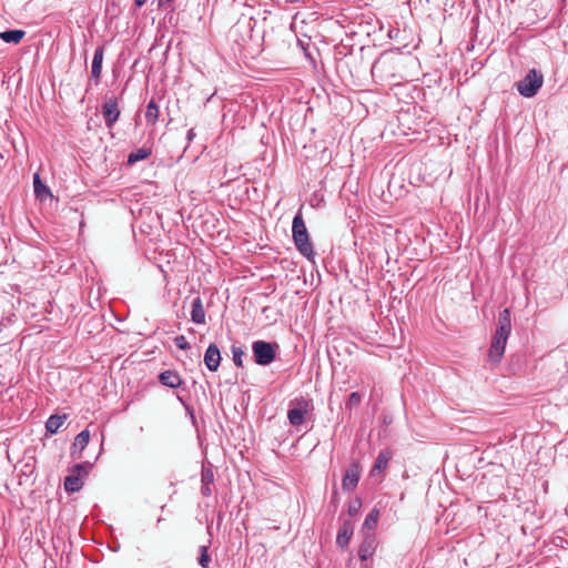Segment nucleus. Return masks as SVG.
I'll return each mask as SVG.
<instances>
[{"label":"nucleus","instance_id":"1","mask_svg":"<svg viewBox=\"0 0 568 568\" xmlns=\"http://www.w3.org/2000/svg\"><path fill=\"white\" fill-rule=\"evenodd\" d=\"M292 237L300 254L308 261H314V247L301 212L293 217Z\"/></svg>","mask_w":568,"mask_h":568},{"label":"nucleus","instance_id":"2","mask_svg":"<svg viewBox=\"0 0 568 568\" xmlns=\"http://www.w3.org/2000/svg\"><path fill=\"white\" fill-rule=\"evenodd\" d=\"M544 83V75L536 69H531L528 73L516 83L517 91L525 98H532L537 94Z\"/></svg>","mask_w":568,"mask_h":568},{"label":"nucleus","instance_id":"3","mask_svg":"<svg viewBox=\"0 0 568 568\" xmlns=\"http://www.w3.org/2000/svg\"><path fill=\"white\" fill-rule=\"evenodd\" d=\"M278 345L276 343H270L265 341H254L252 343V352L254 361L257 365L267 366L276 356Z\"/></svg>","mask_w":568,"mask_h":568},{"label":"nucleus","instance_id":"4","mask_svg":"<svg viewBox=\"0 0 568 568\" xmlns=\"http://www.w3.org/2000/svg\"><path fill=\"white\" fill-rule=\"evenodd\" d=\"M393 59L387 53H382L373 63L371 73L372 77L379 81H387L394 78Z\"/></svg>","mask_w":568,"mask_h":568},{"label":"nucleus","instance_id":"5","mask_svg":"<svg viewBox=\"0 0 568 568\" xmlns=\"http://www.w3.org/2000/svg\"><path fill=\"white\" fill-rule=\"evenodd\" d=\"M308 410V402L303 397L296 398L291 403V407L287 412V418L291 425L300 426L305 420V414Z\"/></svg>","mask_w":568,"mask_h":568},{"label":"nucleus","instance_id":"6","mask_svg":"<svg viewBox=\"0 0 568 568\" xmlns=\"http://www.w3.org/2000/svg\"><path fill=\"white\" fill-rule=\"evenodd\" d=\"M102 116L106 128L112 129L120 118V109L116 98H109L102 105Z\"/></svg>","mask_w":568,"mask_h":568},{"label":"nucleus","instance_id":"7","mask_svg":"<svg viewBox=\"0 0 568 568\" xmlns=\"http://www.w3.org/2000/svg\"><path fill=\"white\" fill-rule=\"evenodd\" d=\"M361 478V466L358 463H353L345 471L342 479L343 490L352 493L358 485Z\"/></svg>","mask_w":568,"mask_h":568},{"label":"nucleus","instance_id":"8","mask_svg":"<svg viewBox=\"0 0 568 568\" xmlns=\"http://www.w3.org/2000/svg\"><path fill=\"white\" fill-rule=\"evenodd\" d=\"M377 547L376 536L373 532H365L358 549V557L362 561L372 558Z\"/></svg>","mask_w":568,"mask_h":568},{"label":"nucleus","instance_id":"9","mask_svg":"<svg viewBox=\"0 0 568 568\" xmlns=\"http://www.w3.org/2000/svg\"><path fill=\"white\" fill-rule=\"evenodd\" d=\"M221 352L216 344L212 343L207 346L204 354V364L211 372H216L221 363Z\"/></svg>","mask_w":568,"mask_h":568},{"label":"nucleus","instance_id":"10","mask_svg":"<svg viewBox=\"0 0 568 568\" xmlns=\"http://www.w3.org/2000/svg\"><path fill=\"white\" fill-rule=\"evenodd\" d=\"M90 440V432L84 429L80 432L72 444L71 448V457L73 459H80L82 457V452L85 449Z\"/></svg>","mask_w":568,"mask_h":568},{"label":"nucleus","instance_id":"11","mask_svg":"<svg viewBox=\"0 0 568 568\" xmlns=\"http://www.w3.org/2000/svg\"><path fill=\"white\" fill-rule=\"evenodd\" d=\"M511 332V318L510 312L508 308L503 310L498 315L497 328L495 334L499 337H505L508 339V336Z\"/></svg>","mask_w":568,"mask_h":568},{"label":"nucleus","instance_id":"12","mask_svg":"<svg viewBox=\"0 0 568 568\" xmlns=\"http://www.w3.org/2000/svg\"><path fill=\"white\" fill-rule=\"evenodd\" d=\"M507 338L494 334L488 356L491 362L499 363L506 347Z\"/></svg>","mask_w":568,"mask_h":568},{"label":"nucleus","instance_id":"13","mask_svg":"<svg viewBox=\"0 0 568 568\" xmlns=\"http://www.w3.org/2000/svg\"><path fill=\"white\" fill-rule=\"evenodd\" d=\"M159 382L169 388H178L182 385L183 381L179 373L173 369H166L160 373Z\"/></svg>","mask_w":568,"mask_h":568},{"label":"nucleus","instance_id":"14","mask_svg":"<svg viewBox=\"0 0 568 568\" xmlns=\"http://www.w3.org/2000/svg\"><path fill=\"white\" fill-rule=\"evenodd\" d=\"M104 55V48L98 47L93 54V60L91 64V77L95 80L98 84L100 81L101 72H102V62Z\"/></svg>","mask_w":568,"mask_h":568},{"label":"nucleus","instance_id":"15","mask_svg":"<svg viewBox=\"0 0 568 568\" xmlns=\"http://www.w3.org/2000/svg\"><path fill=\"white\" fill-rule=\"evenodd\" d=\"M353 531L354 528L352 521L345 520L337 532L336 544L342 548L346 547L349 544Z\"/></svg>","mask_w":568,"mask_h":568},{"label":"nucleus","instance_id":"16","mask_svg":"<svg viewBox=\"0 0 568 568\" xmlns=\"http://www.w3.org/2000/svg\"><path fill=\"white\" fill-rule=\"evenodd\" d=\"M191 321L197 325L205 323V311L203 307L202 298L200 296H196L192 301Z\"/></svg>","mask_w":568,"mask_h":568},{"label":"nucleus","instance_id":"17","mask_svg":"<svg viewBox=\"0 0 568 568\" xmlns=\"http://www.w3.org/2000/svg\"><path fill=\"white\" fill-rule=\"evenodd\" d=\"M26 36V31L21 29H9L0 32V39L6 43L18 44Z\"/></svg>","mask_w":568,"mask_h":568},{"label":"nucleus","instance_id":"18","mask_svg":"<svg viewBox=\"0 0 568 568\" xmlns=\"http://www.w3.org/2000/svg\"><path fill=\"white\" fill-rule=\"evenodd\" d=\"M33 190L38 199L43 201L47 196H52L50 189L41 181L40 174H33Z\"/></svg>","mask_w":568,"mask_h":568},{"label":"nucleus","instance_id":"19","mask_svg":"<svg viewBox=\"0 0 568 568\" xmlns=\"http://www.w3.org/2000/svg\"><path fill=\"white\" fill-rule=\"evenodd\" d=\"M67 415H51L45 422V429L50 434H57L60 427L64 424Z\"/></svg>","mask_w":568,"mask_h":568},{"label":"nucleus","instance_id":"20","mask_svg":"<svg viewBox=\"0 0 568 568\" xmlns=\"http://www.w3.org/2000/svg\"><path fill=\"white\" fill-rule=\"evenodd\" d=\"M152 151L149 148H140L128 155L126 164L129 166L135 164L139 161H143L151 155Z\"/></svg>","mask_w":568,"mask_h":568},{"label":"nucleus","instance_id":"21","mask_svg":"<svg viewBox=\"0 0 568 568\" xmlns=\"http://www.w3.org/2000/svg\"><path fill=\"white\" fill-rule=\"evenodd\" d=\"M390 459V454L388 452H381L375 459L374 466L371 470V476L375 475V471H382L387 468L388 462Z\"/></svg>","mask_w":568,"mask_h":568},{"label":"nucleus","instance_id":"22","mask_svg":"<svg viewBox=\"0 0 568 568\" xmlns=\"http://www.w3.org/2000/svg\"><path fill=\"white\" fill-rule=\"evenodd\" d=\"M83 486V481L79 475L71 474L64 479V489L69 493L79 491Z\"/></svg>","mask_w":568,"mask_h":568},{"label":"nucleus","instance_id":"23","mask_svg":"<svg viewBox=\"0 0 568 568\" xmlns=\"http://www.w3.org/2000/svg\"><path fill=\"white\" fill-rule=\"evenodd\" d=\"M159 119V106L154 100H151L146 105L145 120L150 125H154Z\"/></svg>","mask_w":568,"mask_h":568},{"label":"nucleus","instance_id":"24","mask_svg":"<svg viewBox=\"0 0 568 568\" xmlns=\"http://www.w3.org/2000/svg\"><path fill=\"white\" fill-rule=\"evenodd\" d=\"M379 519V510L374 508L371 510V513L366 516L364 524H363V530H374L377 526Z\"/></svg>","mask_w":568,"mask_h":568},{"label":"nucleus","instance_id":"25","mask_svg":"<svg viewBox=\"0 0 568 568\" xmlns=\"http://www.w3.org/2000/svg\"><path fill=\"white\" fill-rule=\"evenodd\" d=\"M232 355H233V362L236 367L243 366V356L245 355V352L242 347L233 345L231 347Z\"/></svg>","mask_w":568,"mask_h":568},{"label":"nucleus","instance_id":"26","mask_svg":"<svg viewBox=\"0 0 568 568\" xmlns=\"http://www.w3.org/2000/svg\"><path fill=\"white\" fill-rule=\"evenodd\" d=\"M91 468H92V464L89 462H84V463L75 464L72 467L71 471H72V474L79 475V477H81L82 474L87 475Z\"/></svg>","mask_w":568,"mask_h":568},{"label":"nucleus","instance_id":"27","mask_svg":"<svg viewBox=\"0 0 568 568\" xmlns=\"http://www.w3.org/2000/svg\"><path fill=\"white\" fill-rule=\"evenodd\" d=\"M363 395L358 392H353L346 402V408L352 409L361 404Z\"/></svg>","mask_w":568,"mask_h":568},{"label":"nucleus","instance_id":"28","mask_svg":"<svg viewBox=\"0 0 568 568\" xmlns=\"http://www.w3.org/2000/svg\"><path fill=\"white\" fill-rule=\"evenodd\" d=\"M211 561V557L209 555V546H201L200 547V557H199V564L202 567H207Z\"/></svg>","mask_w":568,"mask_h":568},{"label":"nucleus","instance_id":"29","mask_svg":"<svg viewBox=\"0 0 568 568\" xmlns=\"http://www.w3.org/2000/svg\"><path fill=\"white\" fill-rule=\"evenodd\" d=\"M201 481L206 483V484H213L214 473H213V469L211 466H209V467L203 466L202 474H201Z\"/></svg>","mask_w":568,"mask_h":568},{"label":"nucleus","instance_id":"30","mask_svg":"<svg viewBox=\"0 0 568 568\" xmlns=\"http://www.w3.org/2000/svg\"><path fill=\"white\" fill-rule=\"evenodd\" d=\"M361 507H362V500L359 498H355V499L351 500L348 504V508H347L348 515L349 516L357 515Z\"/></svg>","mask_w":568,"mask_h":568},{"label":"nucleus","instance_id":"31","mask_svg":"<svg viewBox=\"0 0 568 568\" xmlns=\"http://www.w3.org/2000/svg\"><path fill=\"white\" fill-rule=\"evenodd\" d=\"M174 344L178 348L180 349H190L191 348V345L190 343L187 342V339L185 338L184 335H179L174 338Z\"/></svg>","mask_w":568,"mask_h":568},{"label":"nucleus","instance_id":"32","mask_svg":"<svg viewBox=\"0 0 568 568\" xmlns=\"http://www.w3.org/2000/svg\"><path fill=\"white\" fill-rule=\"evenodd\" d=\"M211 485L212 484L202 483L201 493L203 496L207 497L212 494Z\"/></svg>","mask_w":568,"mask_h":568},{"label":"nucleus","instance_id":"33","mask_svg":"<svg viewBox=\"0 0 568 568\" xmlns=\"http://www.w3.org/2000/svg\"><path fill=\"white\" fill-rule=\"evenodd\" d=\"M338 503H339L338 493L336 490H334L333 495H332L331 504L334 506H337Z\"/></svg>","mask_w":568,"mask_h":568},{"label":"nucleus","instance_id":"34","mask_svg":"<svg viewBox=\"0 0 568 568\" xmlns=\"http://www.w3.org/2000/svg\"><path fill=\"white\" fill-rule=\"evenodd\" d=\"M195 138L194 129H190L186 133V139L189 142H191Z\"/></svg>","mask_w":568,"mask_h":568},{"label":"nucleus","instance_id":"35","mask_svg":"<svg viewBox=\"0 0 568 568\" xmlns=\"http://www.w3.org/2000/svg\"><path fill=\"white\" fill-rule=\"evenodd\" d=\"M178 399L185 406L186 410L190 412L191 414V417L194 418V415H193V412L191 409V407L189 405L185 404V402L183 400V398L181 396H178Z\"/></svg>","mask_w":568,"mask_h":568},{"label":"nucleus","instance_id":"36","mask_svg":"<svg viewBox=\"0 0 568 568\" xmlns=\"http://www.w3.org/2000/svg\"><path fill=\"white\" fill-rule=\"evenodd\" d=\"M148 0H135L136 7H142Z\"/></svg>","mask_w":568,"mask_h":568}]
</instances>
